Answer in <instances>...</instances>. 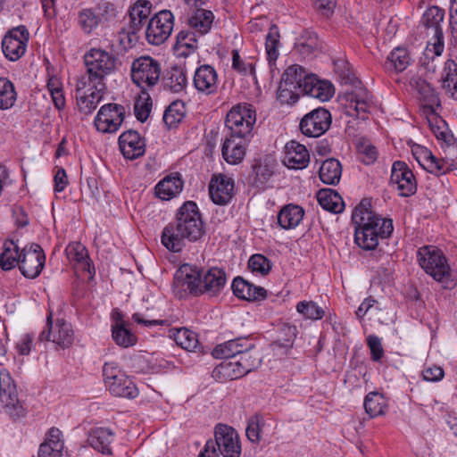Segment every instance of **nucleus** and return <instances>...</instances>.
Segmentation results:
<instances>
[{
	"instance_id": "obj_63",
	"label": "nucleus",
	"mask_w": 457,
	"mask_h": 457,
	"mask_svg": "<svg viewBox=\"0 0 457 457\" xmlns=\"http://www.w3.org/2000/svg\"><path fill=\"white\" fill-rule=\"evenodd\" d=\"M33 334L27 333L21 336L16 344V350L21 355H29L33 345Z\"/></svg>"
},
{
	"instance_id": "obj_54",
	"label": "nucleus",
	"mask_w": 457,
	"mask_h": 457,
	"mask_svg": "<svg viewBox=\"0 0 457 457\" xmlns=\"http://www.w3.org/2000/svg\"><path fill=\"white\" fill-rule=\"evenodd\" d=\"M296 311L304 318L320 320L324 316V311L312 301H302L296 305Z\"/></svg>"
},
{
	"instance_id": "obj_50",
	"label": "nucleus",
	"mask_w": 457,
	"mask_h": 457,
	"mask_svg": "<svg viewBox=\"0 0 457 457\" xmlns=\"http://www.w3.org/2000/svg\"><path fill=\"white\" fill-rule=\"evenodd\" d=\"M153 4L148 0H137L129 9V15L137 19L138 22L148 23Z\"/></svg>"
},
{
	"instance_id": "obj_11",
	"label": "nucleus",
	"mask_w": 457,
	"mask_h": 457,
	"mask_svg": "<svg viewBox=\"0 0 457 457\" xmlns=\"http://www.w3.org/2000/svg\"><path fill=\"white\" fill-rule=\"evenodd\" d=\"M174 26V16L169 10H162L149 21L145 29V39L154 46L164 43L171 34Z\"/></svg>"
},
{
	"instance_id": "obj_24",
	"label": "nucleus",
	"mask_w": 457,
	"mask_h": 457,
	"mask_svg": "<svg viewBox=\"0 0 457 457\" xmlns=\"http://www.w3.org/2000/svg\"><path fill=\"white\" fill-rule=\"evenodd\" d=\"M274 174V161L270 157L254 159L252 172L248 176V183L256 188H264L266 183Z\"/></svg>"
},
{
	"instance_id": "obj_27",
	"label": "nucleus",
	"mask_w": 457,
	"mask_h": 457,
	"mask_svg": "<svg viewBox=\"0 0 457 457\" xmlns=\"http://www.w3.org/2000/svg\"><path fill=\"white\" fill-rule=\"evenodd\" d=\"M231 289L242 300L255 302L267 298V290L264 287L255 286L239 276L233 279Z\"/></svg>"
},
{
	"instance_id": "obj_22",
	"label": "nucleus",
	"mask_w": 457,
	"mask_h": 457,
	"mask_svg": "<svg viewBox=\"0 0 457 457\" xmlns=\"http://www.w3.org/2000/svg\"><path fill=\"white\" fill-rule=\"evenodd\" d=\"M412 87L418 92L425 114H436V107H441V101L436 89L425 79L416 78L411 79Z\"/></svg>"
},
{
	"instance_id": "obj_60",
	"label": "nucleus",
	"mask_w": 457,
	"mask_h": 457,
	"mask_svg": "<svg viewBox=\"0 0 457 457\" xmlns=\"http://www.w3.org/2000/svg\"><path fill=\"white\" fill-rule=\"evenodd\" d=\"M232 69L236 71L246 75L247 73L253 74L254 73V66L253 63H247L244 62L237 49H234L232 51Z\"/></svg>"
},
{
	"instance_id": "obj_15",
	"label": "nucleus",
	"mask_w": 457,
	"mask_h": 457,
	"mask_svg": "<svg viewBox=\"0 0 457 457\" xmlns=\"http://www.w3.org/2000/svg\"><path fill=\"white\" fill-rule=\"evenodd\" d=\"M125 107L118 104L103 105L95 119L96 129L103 133L116 132L125 118Z\"/></svg>"
},
{
	"instance_id": "obj_62",
	"label": "nucleus",
	"mask_w": 457,
	"mask_h": 457,
	"mask_svg": "<svg viewBox=\"0 0 457 457\" xmlns=\"http://www.w3.org/2000/svg\"><path fill=\"white\" fill-rule=\"evenodd\" d=\"M177 45L187 48H196V33L195 31L181 30L177 36Z\"/></svg>"
},
{
	"instance_id": "obj_25",
	"label": "nucleus",
	"mask_w": 457,
	"mask_h": 457,
	"mask_svg": "<svg viewBox=\"0 0 457 457\" xmlns=\"http://www.w3.org/2000/svg\"><path fill=\"white\" fill-rule=\"evenodd\" d=\"M302 93L325 102L333 96L335 88L329 81L320 80L316 75L308 74L304 78Z\"/></svg>"
},
{
	"instance_id": "obj_12",
	"label": "nucleus",
	"mask_w": 457,
	"mask_h": 457,
	"mask_svg": "<svg viewBox=\"0 0 457 457\" xmlns=\"http://www.w3.org/2000/svg\"><path fill=\"white\" fill-rule=\"evenodd\" d=\"M47 329L43 330L38 336V341H52L62 349L69 348L74 341V332L71 325L64 320H57L53 325V313L46 317Z\"/></svg>"
},
{
	"instance_id": "obj_14",
	"label": "nucleus",
	"mask_w": 457,
	"mask_h": 457,
	"mask_svg": "<svg viewBox=\"0 0 457 457\" xmlns=\"http://www.w3.org/2000/svg\"><path fill=\"white\" fill-rule=\"evenodd\" d=\"M332 121L328 110L319 107L305 114L300 121L301 132L309 137H319L330 127Z\"/></svg>"
},
{
	"instance_id": "obj_20",
	"label": "nucleus",
	"mask_w": 457,
	"mask_h": 457,
	"mask_svg": "<svg viewBox=\"0 0 457 457\" xmlns=\"http://www.w3.org/2000/svg\"><path fill=\"white\" fill-rule=\"evenodd\" d=\"M193 84L198 93L205 96L218 92V74L216 70L209 65H200L195 71Z\"/></svg>"
},
{
	"instance_id": "obj_23",
	"label": "nucleus",
	"mask_w": 457,
	"mask_h": 457,
	"mask_svg": "<svg viewBox=\"0 0 457 457\" xmlns=\"http://www.w3.org/2000/svg\"><path fill=\"white\" fill-rule=\"evenodd\" d=\"M120 152L126 159L134 160L145 152V139L136 130L129 129L119 137Z\"/></svg>"
},
{
	"instance_id": "obj_6",
	"label": "nucleus",
	"mask_w": 457,
	"mask_h": 457,
	"mask_svg": "<svg viewBox=\"0 0 457 457\" xmlns=\"http://www.w3.org/2000/svg\"><path fill=\"white\" fill-rule=\"evenodd\" d=\"M262 362L257 351L253 348L245 350L234 361L221 362L212 370V378L220 382L240 378L257 369Z\"/></svg>"
},
{
	"instance_id": "obj_32",
	"label": "nucleus",
	"mask_w": 457,
	"mask_h": 457,
	"mask_svg": "<svg viewBox=\"0 0 457 457\" xmlns=\"http://www.w3.org/2000/svg\"><path fill=\"white\" fill-rule=\"evenodd\" d=\"M114 438L113 432L105 428L91 429L88 434L87 442L91 447L103 454H112V443Z\"/></svg>"
},
{
	"instance_id": "obj_57",
	"label": "nucleus",
	"mask_w": 457,
	"mask_h": 457,
	"mask_svg": "<svg viewBox=\"0 0 457 457\" xmlns=\"http://www.w3.org/2000/svg\"><path fill=\"white\" fill-rule=\"evenodd\" d=\"M457 79V62L453 59H447L444 64L440 81L442 87H449Z\"/></svg>"
},
{
	"instance_id": "obj_48",
	"label": "nucleus",
	"mask_w": 457,
	"mask_h": 457,
	"mask_svg": "<svg viewBox=\"0 0 457 457\" xmlns=\"http://www.w3.org/2000/svg\"><path fill=\"white\" fill-rule=\"evenodd\" d=\"M100 17L93 9H82L78 15V23L84 33L89 35L100 23Z\"/></svg>"
},
{
	"instance_id": "obj_8",
	"label": "nucleus",
	"mask_w": 457,
	"mask_h": 457,
	"mask_svg": "<svg viewBox=\"0 0 457 457\" xmlns=\"http://www.w3.org/2000/svg\"><path fill=\"white\" fill-rule=\"evenodd\" d=\"M162 66L158 60L142 55L132 62L131 79L142 90L153 88L160 80Z\"/></svg>"
},
{
	"instance_id": "obj_43",
	"label": "nucleus",
	"mask_w": 457,
	"mask_h": 457,
	"mask_svg": "<svg viewBox=\"0 0 457 457\" xmlns=\"http://www.w3.org/2000/svg\"><path fill=\"white\" fill-rule=\"evenodd\" d=\"M20 248L12 241H6L4 245V251L0 254V267L4 270H10L17 265L20 267Z\"/></svg>"
},
{
	"instance_id": "obj_17",
	"label": "nucleus",
	"mask_w": 457,
	"mask_h": 457,
	"mask_svg": "<svg viewBox=\"0 0 457 457\" xmlns=\"http://www.w3.org/2000/svg\"><path fill=\"white\" fill-rule=\"evenodd\" d=\"M445 18V10L438 6L428 7L421 17L420 23L434 32L435 42L433 49L436 56H440L444 51V32L442 22Z\"/></svg>"
},
{
	"instance_id": "obj_36",
	"label": "nucleus",
	"mask_w": 457,
	"mask_h": 457,
	"mask_svg": "<svg viewBox=\"0 0 457 457\" xmlns=\"http://www.w3.org/2000/svg\"><path fill=\"white\" fill-rule=\"evenodd\" d=\"M317 200L326 211L340 213L345 207L341 195L332 188H322L317 192Z\"/></svg>"
},
{
	"instance_id": "obj_52",
	"label": "nucleus",
	"mask_w": 457,
	"mask_h": 457,
	"mask_svg": "<svg viewBox=\"0 0 457 457\" xmlns=\"http://www.w3.org/2000/svg\"><path fill=\"white\" fill-rule=\"evenodd\" d=\"M292 83L280 82L278 89V99L283 104H294L299 99V95L302 93L295 86H291Z\"/></svg>"
},
{
	"instance_id": "obj_47",
	"label": "nucleus",
	"mask_w": 457,
	"mask_h": 457,
	"mask_svg": "<svg viewBox=\"0 0 457 457\" xmlns=\"http://www.w3.org/2000/svg\"><path fill=\"white\" fill-rule=\"evenodd\" d=\"M112 332L114 342L120 346L127 348L133 346L137 343V337L125 328L124 323L112 325Z\"/></svg>"
},
{
	"instance_id": "obj_5",
	"label": "nucleus",
	"mask_w": 457,
	"mask_h": 457,
	"mask_svg": "<svg viewBox=\"0 0 457 457\" xmlns=\"http://www.w3.org/2000/svg\"><path fill=\"white\" fill-rule=\"evenodd\" d=\"M417 259L423 270L441 283L444 288L454 287L451 267L441 249L435 245H424L419 248Z\"/></svg>"
},
{
	"instance_id": "obj_56",
	"label": "nucleus",
	"mask_w": 457,
	"mask_h": 457,
	"mask_svg": "<svg viewBox=\"0 0 457 457\" xmlns=\"http://www.w3.org/2000/svg\"><path fill=\"white\" fill-rule=\"evenodd\" d=\"M369 94L363 91L361 94L353 96L351 103L354 104V111L356 116L361 120L368 118V112H370V104L368 101Z\"/></svg>"
},
{
	"instance_id": "obj_31",
	"label": "nucleus",
	"mask_w": 457,
	"mask_h": 457,
	"mask_svg": "<svg viewBox=\"0 0 457 457\" xmlns=\"http://www.w3.org/2000/svg\"><path fill=\"white\" fill-rule=\"evenodd\" d=\"M162 85L164 89L172 93H180L185 91L187 86L186 70L181 66H171L163 73Z\"/></svg>"
},
{
	"instance_id": "obj_37",
	"label": "nucleus",
	"mask_w": 457,
	"mask_h": 457,
	"mask_svg": "<svg viewBox=\"0 0 457 457\" xmlns=\"http://www.w3.org/2000/svg\"><path fill=\"white\" fill-rule=\"evenodd\" d=\"M342 175V165L337 159L328 158L322 162L319 177L327 185H337L339 183Z\"/></svg>"
},
{
	"instance_id": "obj_51",
	"label": "nucleus",
	"mask_w": 457,
	"mask_h": 457,
	"mask_svg": "<svg viewBox=\"0 0 457 457\" xmlns=\"http://www.w3.org/2000/svg\"><path fill=\"white\" fill-rule=\"evenodd\" d=\"M152 109V99L146 90H142V96H139L134 104V112L136 118L145 122L149 117Z\"/></svg>"
},
{
	"instance_id": "obj_59",
	"label": "nucleus",
	"mask_w": 457,
	"mask_h": 457,
	"mask_svg": "<svg viewBox=\"0 0 457 457\" xmlns=\"http://www.w3.org/2000/svg\"><path fill=\"white\" fill-rule=\"evenodd\" d=\"M366 343L370 350V358L374 361H380L384 356V349L381 339L376 335H370L366 338Z\"/></svg>"
},
{
	"instance_id": "obj_61",
	"label": "nucleus",
	"mask_w": 457,
	"mask_h": 457,
	"mask_svg": "<svg viewBox=\"0 0 457 457\" xmlns=\"http://www.w3.org/2000/svg\"><path fill=\"white\" fill-rule=\"evenodd\" d=\"M261 421V415L255 414L249 418L247 428L245 430L247 438L254 444H258L261 440V436L258 434V426Z\"/></svg>"
},
{
	"instance_id": "obj_18",
	"label": "nucleus",
	"mask_w": 457,
	"mask_h": 457,
	"mask_svg": "<svg viewBox=\"0 0 457 457\" xmlns=\"http://www.w3.org/2000/svg\"><path fill=\"white\" fill-rule=\"evenodd\" d=\"M390 181L397 186L401 196H411L417 191L414 174L404 162L396 161L393 163Z\"/></svg>"
},
{
	"instance_id": "obj_13",
	"label": "nucleus",
	"mask_w": 457,
	"mask_h": 457,
	"mask_svg": "<svg viewBox=\"0 0 457 457\" xmlns=\"http://www.w3.org/2000/svg\"><path fill=\"white\" fill-rule=\"evenodd\" d=\"M20 270L28 278H35L41 273L46 255L38 244H31L25 246L19 254Z\"/></svg>"
},
{
	"instance_id": "obj_53",
	"label": "nucleus",
	"mask_w": 457,
	"mask_h": 457,
	"mask_svg": "<svg viewBox=\"0 0 457 457\" xmlns=\"http://www.w3.org/2000/svg\"><path fill=\"white\" fill-rule=\"evenodd\" d=\"M279 32L278 28L276 25H271L270 30L266 36V52L270 61L276 60L278 58V47L279 46Z\"/></svg>"
},
{
	"instance_id": "obj_28",
	"label": "nucleus",
	"mask_w": 457,
	"mask_h": 457,
	"mask_svg": "<svg viewBox=\"0 0 457 457\" xmlns=\"http://www.w3.org/2000/svg\"><path fill=\"white\" fill-rule=\"evenodd\" d=\"M67 258L77 269L88 272L91 276L95 275V267L89 258L88 251L80 242H71L66 248Z\"/></svg>"
},
{
	"instance_id": "obj_10",
	"label": "nucleus",
	"mask_w": 457,
	"mask_h": 457,
	"mask_svg": "<svg viewBox=\"0 0 457 457\" xmlns=\"http://www.w3.org/2000/svg\"><path fill=\"white\" fill-rule=\"evenodd\" d=\"M0 403L12 419L26 414V410L18 398L16 385L6 370H0Z\"/></svg>"
},
{
	"instance_id": "obj_35",
	"label": "nucleus",
	"mask_w": 457,
	"mask_h": 457,
	"mask_svg": "<svg viewBox=\"0 0 457 457\" xmlns=\"http://www.w3.org/2000/svg\"><path fill=\"white\" fill-rule=\"evenodd\" d=\"M363 407L370 419L384 416L388 410V399L382 393L372 391L366 395Z\"/></svg>"
},
{
	"instance_id": "obj_34",
	"label": "nucleus",
	"mask_w": 457,
	"mask_h": 457,
	"mask_svg": "<svg viewBox=\"0 0 457 457\" xmlns=\"http://www.w3.org/2000/svg\"><path fill=\"white\" fill-rule=\"evenodd\" d=\"M183 187V181L179 173L166 176L154 187L155 195L162 200L175 197Z\"/></svg>"
},
{
	"instance_id": "obj_3",
	"label": "nucleus",
	"mask_w": 457,
	"mask_h": 457,
	"mask_svg": "<svg viewBox=\"0 0 457 457\" xmlns=\"http://www.w3.org/2000/svg\"><path fill=\"white\" fill-rule=\"evenodd\" d=\"M352 220L355 225L354 241L364 250H374L379 238H388L394 230L393 220L375 213L368 198L354 208Z\"/></svg>"
},
{
	"instance_id": "obj_29",
	"label": "nucleus",
	"mask_w": 457,
	"mask_h": 457,
	"mask_svg": "<svg viewBox=\"0 0 457 457\" xmlns=\"http://www.w3.org/2000/svg\"><path fill=\"white\" fill-rule=\"evenodd\" d=\"M284 163L289 169L302 170L310 162V154L307 148L296 141H290L286 145Z\"/></svg>"
},
{
	"instance_id": "obj_19",
	"label": "nucleus",
	"mask_w": 457,
	"mask_h": 457,
	"mask_svg": "<svg viewBox=\"0 0 457 457\" xmlns=\"http://www.w3.org/2000/svg\"><path fill=\"white\" fill-rule=\"evenodd\" d=\"M209 195L215 204H228L235 195L234 179L225 174L214 175L209 184Z\"/></svg>"
},
{
	"instance_id": "obj_42",
	"label": "nucleus",
	"mask_w": 457,
	"mask_h": 457,
	"mask_svg": "<svg viewBox=\"0 0 457 457\" xmlns=\"http://www.w3.org/2000/svg\"><path fill=\"white\" fill-rule=\"evenodd\" d=\"M186 116V105L181 100L173 101L164 111L163 122L168 129L176 128Z\"/></svg>"
},
{
	"instance_id": "obj_21",
	"label": "nucleus",
	"mask_w": 457,
	"mask_h": 457,
	"mask_svg": "<svg viewBox=\"0 0 457 457\" xmlns=\"http://www.w3.org/2000/svg\"><path fill=\"white\" fill-rule=\"evenodd\" d=\"M227 283V275L223 269L212 267L206 270L202 269L201 295L217 296Z\"/></svg>"
},
{
	"instance_id": "obj_46",
	"label": "nucleus",
	"mask_w": 457,
	"mask_h": 457,
	"mask_svg": "<svg viewBox=\"0 0 457 457\" xmlns=\"http://www.w3.org/2000/svg\"><path fill=\"white\" fill-rule=\"evenodd\" d=\"M297 328L289 323L282 324L278 330V336L273 345L278 348L288 350L293 347L295 339L297 336Z\"/></svg>"
},
{
	"instance_id": "obj_55",
	"label": "nucleus",
	"mask_w": 457,
	"mask_h": 457,
	"mask_svg": "<svg viewBox=\"0 0 457 457\" xmlns=\"http://www.w3.org/2000/svg\"><path fill=\"white\" fill-rule=\"evenodd\" d=\"M359 159L364 164L370 165L378 158L377 148L368 140H361L357 144Z\"/></svg>"
},
{
	"instance_id": "obj_40",
	"label": "nucleus",
	"mask_w": 457,
	"mask_h": 457,
	"mask_svg": "<svg viewBox=\"0 0 457 457\" xmlns=\"http://www.w3.org/2000/svg\"><path fill=\"white\" fill-rule=\"evenodd\" d=\"M28 42L17 41L11 33H5L2 39V51L10 61L15 62L24 55Z\"/></svg>"
},
{
	"instance_id": "obj_49",
	"label": "nucleus",
	"mask_w": 457,
	"mask_h": 457,
	"mask_svg": "<svg viewBox=\"0 0 457 457\" xmlns=\"http://www.w3.org/2000/svg\"><path fill=\"white\" fill-rule=\"evenodd\" d=\"M308 74L304 69L297 64L289 66L283 73L280 82L292 83L291 86H295V88L301 92L303 90V83H304V78Z\"/></svg>"
},
{
	"instance_id": "obj_1",
	"label": "nucleus",
	"mask_w": 457,
	"mask_h": 457,
	"mask_svg": "<svg viewBox=\"0 0 457 457\" xmlns=\"http://www.w3.org/2000/svg\"><path fill=\"white\" fill-rule=\"evenodd\" d=\"M256 121V112L247 103L233 106L227 113L225 126L228 131L223 143V159L229 164L240 163L245 155L246 137Z\"/></svg>"
},
{
	"instance_id": "obj_64",
	"label": "nucleus",
	"mask_w": 457,
	"mask_h": 457,
	"mask_svg": "<svg viewBox=\"0 0 457 457\" xmlns=\"http://www.w3.org/2000/svg\"><path fill=\"white\" fill-rule=\"evenodd\" d=\"M422 376L424 380L430 382H437L444 378L445 371L441 367L433 365L431 367L424 369V370L422 371Z\"/></svg>"
},
{
	"instance_id": "obj_41",
	"label": "nucleus",
	"mask_w": 457,
	"mask_h": 457,
	"mask_svg": "<svg viewBox=\"0 0 457 457\" xmlns=\"http://www.w3.org/2000/svg\"><path fill=\"white\" fill-rule=\"evenodd\" d=\"M411 62V57L406 48H395L385 62V69L388 71L402 72Z\"/></svg>"
},
{
	"instance_id": "obj_45",
	"label": "nucleus",
	"mask_w": 457,
	"mask_h": 457,
	"mask_svg": "<svg viewBox=\"0 0 457 457\" xmlns=\"http://www.w3.org/2000/svg\"><path fill=\"white\" fill-rule=\"evenodd\" d=\"M170 337L173 338L178 345L187 351L195 349L198 343L196 334L186 328L170 329Z\"/></svg>"
},
{
	"instance_id": "obj_58",
	"label": "nucleus",
	"mask_w": 457,
	"mask_h": 457,
	"mask_svg": "<svg viewBox=\"0 0 457 457\" xmlns=\"http://www.w3.org/2000/svg\"><path fill=\"white\" fill-rule=\"evenodd\" d=\"M248 265L253 271L260 272L262 275H267L271 269L270 260L262 254L252 255L249 259Z\"/></svg>"
},
{
	"instance_id": "obj_4",
	"label": "nucleus",
	"mask_w": 457,
	"mask_h": 457,
	"mask_svg": "<svg viewBox=\"0 0 457 457\" xmlns=\"http://www.w3.org/2000/svg\"><path fill=\"white\" fill-rule=\"evenodd\" d=\"M84 64L86 73L77 81V92L91 85H99L101 89H107L104 79L116 71L117 58L105 50L92 48L85 54Z\"/></svg>"
},
{
	"instance_id": "obj_39",
	"label": "nucleus",
	"mask_w": 457,
	"mask_h": 457,
	"mask_svg": "<svg viewBox=\"0 0 457 457\" xmlns=\"http://www.w3.org/2000/svg\"><path fill=\"white\" fill-rule=\"evenodd\" d=\"M93 91L89 95H84L77 97V104L80 112L90 114L95 111L98 104L102 101L106 89H101L99 85L90 86Z\"/></svg>"
},
{
	"instance_id": "obj_38",
	"label": "nucleus",
	"mask_w": 457,
	"mask_h": 457,
	"mask_svg": "<svg viewBox=\"0 0 457 457\" xmlns=\"http://www.w3.org/2000/svg\"><path fill=\"white\" fill-rule=\"evenodd\" d=\"M214 15L212 11L197 8L188 18V25L200 36L206 34L212 28Z\"/></svg>"
},
{
	"instance_id": "obj_30",
	"label": "nucleus",
	"mask_w": 457,
	"mask_h": 457,
	"mask_svg": "<svg viewBox=\"0 0 457 457\" xmlns=\"http://www.w3.org/2000/svg\"><path fill=\"white\" fill-rule=\"evenodd\" d=\"M62 431L57 428H51L45 441L39 445L37 457H62L64 448Z\"/></svg>"
},
{
	"instance_id": "obj_2",
	"label": "nucleus",
	"mask_w": 457,
	"mask_h": 457,
	"mask_svg": "<svg viewBox=\"0 0 457 457\" xmlns=\"http://www.w3.org/2000/svg\"><path fill=\"white\" fill-rule=\"evenodd\" d=\"M204 234V223L197 204L193 201H187L179 208L175 221L163 228L161 239L168 250L179 253L184 247L186 239L195 242Z\"/></svg>"
},
{
	"instance_id": "obj_44",
	"label": "nucleus",
	"mask_w": 457,
	"mask_h": 457,
	"mask_svg": "<svg viewBox=\"0 0 457 457\" xmlns=\"http://www.w3.org/2000/svg\"><path fill=\"white\" fill-rule=\"evenodd\" d=\"M16 100L17 92L13 83L5 77H0V110L11 109Z\"/></svg>"
},
{
	"instance_id": "obj_7",
	"label": "nucleus",
	"mask_w": 457,
	"mask_h": 457,
	"mask_svg": "<svg viewBox=\"0 0 457 457\" xmlns=\"http://www.w3.org/2000/svg\"><path fill=\"white\" fill-rule=\"evenodd\" d=\"M103 376L106 388L118 397L134 399L138 395L135 383L119 368L114 361L105 362Z\"/></svg>"
},
{
	"instance_id": "obj_16",
	"label": "nucleus",
	"mask_w": 457,
	"mask_h": 457,
	"mask_svg": "<svg viewBox=\"0 0 457 457\" xmlns=\"http://www.w3.org/2000/svg\"><path fill=\"white\" fill-rule=\"evenodd\" d=\"M213 445L218 447L219 453L223 457H239L241 445L236 430L224 424H218L214 431Z\"/></svg>"
},
{
	"instance_id": "obj_33",
	"label": "nucleus",
	"mask_w": 457,
	"mask_h": 457,
	"mask_svg": "<svg viewBox=\"0 0 457 457\" xmlns=\"http://www.w3.org/2000/svg\"><path fill=\"white\" fill-rule=\"evenodd\" d=\"M304 210L294 204H288L281 208L278 213V224L283 229H293L303 220Z\"/></svg>"
},
{
	"instance_id": "obj_9",
	"label": "nucleus",
	"mask_w": 457,
	"mask_h": 457,
	"mask_svg": "<svg viewBox=\"0 0 457 457\" xmlns=\"http://www.w3.org/2000/svg\"><path fill=\"white\" fill-rule=\"evenodd\" d=\"M201 268L184 263L174 275L173 288L180 297H183V293L199 296L201 295Z\"/></svg>"
},
{
	"instance_id": "obj_26",
	"label": "nucleus",
	"mask_w": 457,
	"mask_h": 457,
	"mask_svg": "<svg viewBox=\"0 0 457 457\" xmlns=\"http://www.w3.org/2000/svg\"><path fill=\"white\" fill-rule=\"evenodd\" d=\"M250 348H253V343L247 337H237L216 345L212 355L217 359L234 361L245 350Z\"/></svg>"
}]
</instances>
